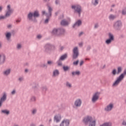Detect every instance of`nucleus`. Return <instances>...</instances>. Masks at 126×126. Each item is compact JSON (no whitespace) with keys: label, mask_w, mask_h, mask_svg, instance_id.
<instances>
[{"label":"nucleus","mask_w":126,"mask_h":126,"mask_svg":"<svg viewBox=\"0 0 126 126\" xmlns=\"http://www.w3.org/2000/svg\"><path fill=\"white\" fill-rule=\"evenodd\" d=\"M59 29V36H61V35H63L64 33H65V30L63 28H58Z\"/></svg>","instance_id":"obj_24"},{"label":"nucleus","mask_w":126,"mask_h":126,"mask_svg":"<svg viewBox=\"0 0 126 126\" xmlns=\"http://www.w3.org/2000/svg\"><path fill=\"white\" fill-rule=\"evenodd\" d=\"M38 126H44V125H43V124H40V125H39Z\"/></svg>","instance_id":"obj_62"},{"label":"nucleus","mask_w":126,"mask_h":126,"mask_svg":"<svg viewBox=\"0 0 126 126\" xmlns=\"http://www.w3.org/2000/svg\"><path fill=\"white\" fill-rule=\"evenodd\" d=\"M82 106V99L81 98H77L74 101L73 108L74 109H78Z\"/></svg>","instance_id":"obj_10"},{"label":"nucleus","mask_w":126,"mask_h":126,"mask_svg":"<svg viewBox=\"0 0 126 126\" xmlns=\"http://www.w3.org/2000/svg\"><path fill=\"white\" fill-rule=\"evenodd\" d=\"M122 125L123 126H126V120H124L122 123Z\"/></svg>","instance_id":"obj_48"},{"label":"nucleus","mask_w":126,"mask_h":126,"mask_svg":"<svg viewBox=\"0 0 126 126\" xmlns=\"http://www.w3.org/2000/svg\"><path fill=\"white\" fill-rule=\"evenodd\" d=\"M126 75V69L124 70V72L117 78L116 80L112 84V87H117L121 83V82L124 80Z\"/></svg>","instance_id":"obj_5"},{"label":"nucleus","mask_w":126,"mask_h":126,"mask_svg":"<svg viewBox=\"0 0 126 126\" xmlns=\"http://www.w3.org/2000/svg\"><path fill=\"white\" fill-rule=\"evenodd\" d=\"M31 114L32 116H35L36 114H37V112H38V110L36 108H32L31 110Z\"/></svg>","instance_id":"obj_29"},{"label":"nucleus","mask_w":126,"mask_h":126,"mask_svg":"<svg viewBox=\"0 0 126 126\" xmlns=\"http://www.w3.org/2000/svg\"><path fill=\"white\" fill-rule=\"evenodd\" d=\"M81 24H82V22H81V20H79L75 22V23L73 25L72 27L73 28H76V27H79Z\"/></svg>","instance_id":"obj_19"},{"label":"nucleus","mask_w":126,"mask_h":126,"mask_svg":"<svg viewBox=\"0 0 126 126\" xmlns=\"http://www.w3.org/2000/svg\"><path fill=\"white\" fill-rule=\"evenodd\" d=\"M63 49H64V46H60V51H63Z\"/></svg>","instance_id":"obj_50"},{"label":"nucleus","mask_w":126,"mask_h":126,"mask_svg":"<svg viewBox=\"0 0 126 126\" xmlns=\"http://www.w3.org/2000/svg\"><path fill=\"white\" fill-rule=\"evenodd\" d=\"M69 24V23L68 21L63 20L61 22V25H62V26H67Z\"/></svg>","instance_id":"obj_25"},{"label":"nucleus","mask_w":126,"mask_h":126,"mask_svg":"<svg viewBox=\"0 0 126 126\" xmlns=\"http://www.w3.org/2000/svg\"><path fill=\"white\" fill-rule=\"evenodd\" d=\"M30 101L31 102H36V97L34 96H32Z\"/></svg>","instance_id":"obj_39"},{"label":"nucleus","mask_w":126,"mask_h":126,"mask_svg":"<svg viewBox=\"0 0 126 126\" xmlns=\"http://www.w3.org/2000/svg\"><path fill=\"white\" fill-rule=\"evenodd\" d=\"M54 122H56V123H60L62 120V117L60 115H56L54 117Z\"/></svg>","instance_id":"obj_21"},{"label":"nucleus","mask_w":126,"mask_h":126,"mask_svg":"<svg viewBox=\"0 0 126 126\" xmlns=\"http://www.w3.org/2000/svg\"><path fill=\"white\" fill-rule=\"evenodd\" d=\"M79 47H82V46H83V42H80L79 43Z\"/></svg>","instance_id":"obj_55"},{"label":"nucleus","mask_w":126,"mask_h":126,"mask_svg":"<svg viewBox=\"0 0 126 126\" xmlns=\"http://www.w3.org/2000/svg\"><path fill=\"white\" fill-rule=\"evenodd\" d=\"M40 17L39 11L36 10L33 12H29L27 14V19L29 21H31L34 23H37V19Z\"/></svg>","instance_id":"obj_3"},{"label":"nucleus","mask_w":126,"mask_h":126,"mask_svg":"<svg viewBox=\"0 0 126 126\" xmlns=\"http://www.w3.org/2000/svg\"><path fill=\"white\" fill-rule=\"evenodd\" d=\"M52 33L53 35H55V36H59V28H54L52 30Z\"/></svg>","instance_id":"obj_22"},{"label":"nucleus","mask_w":126,"mask_h":126,"mask_svg":"<svg viewBox=\"0 0 126 126\" xmlns=\"http://www.w3.org/2000/svg\"><path fill=\"white\" fill-rule=\"evenodd\" d=\"M100 94L101 93L100 92H95L93 94L92 97V102L93 104H95V103H96V101L97 100H99Z\"/></svg>","instance_id":"obj_9"},{"label":"nucleus","mask_w":126,"mask_h":126,"mask_svg":"<svg viewBox=\"0 0 126 126\" xmlns=\"http://www.w3.org/2000/svg\"><path fill=\"white\" fill-rule=\"evenodd\" d=\"M85 60H86V61H89L90 59H89V58H86Z\"/></svg>","instance_id":"obj_63"},{"label":"nucleus","mask_w":126,"mask_h":126,"mask_svg":"<svg viewBox=\"0 0 126 126\" xmlns=\"http://www.w3.org/2000/svg\"><path fill=\"white\" fill-rule=\"evenodd\" d=\"M6 61V56L5 54L2 53L0 55V64H3Z\"/></svg>","instance_id":"obj_18"},{"label":"nucleus","mask_w":126,"mask_h":126,"mask_svg":"<svg viewBox=\"0 0 126 126\" xmlns=\"http://www.w3.org/2000/svg\"><path fill=\"white\" fill-rule=\"evenodd\" d=\"M16 22H17V23H19V22H20V20H16Z\"/></svg>","instance_id":"obj_60"},{"label":"nucleus","mask_w":126,"mask_h":126,"mask_svg":"<svg viewBox=\"0 0 126 126\" xmlns=\"http://www.w3.org/2000/svg\"><path fill=\"white\" fill-rule=\"evenodd\" d=\"M61 60H59L57 62L58 66H63V62L61 61Z\"/></svg>","instance_id":"obj_40"},{"label":"nucleus","mask_w":126,"mask_h":126,"mask_svg":"<svg viewBox=\"0 0 126 126\" xmlns=\"http://www.w3.org/2000/svg\"><path fill=\"white\" fill-rule=\"evenodd\" d=\"M59 75H60V71L57 69L54 70L53 71L52 77H57Z\"/></svg>","instance_id":"obj_20"},{"label":"nucleus","mask_w":126,"mask_h":126,"mask_svg":"<svg viewBox=\"0 0 126 126\" xmlns=\"http://www.w3.org/2000/svg\"><path fill=\"white\" fill-rule=\"evenodd\" d=\"M7 29H11L12 28V24H9L7 25Z\"/></svg>","instance_id":"obj_46"},{"label":"nucleus","mask_w":126,"mask_h":126,"mask_svg":"<svg viewBox=\"0 0 126 126\" xmlns=\"http://www.w3.org/2000/svg\"><path fill=\"white\" fill-rule=\"evenodd\" d=\"M123 71V67L122 66H119L117 67V71L116 69H113L111 72V74L113 76H115L116 74H120Z\"/></svg>","instance_id":"obj_13"},{"label":"nucleus","mask_w":126,"mask_h":126,"mask_svg":"<svg viewBox=\"0 0 126 126\" xmlns=\"http://www.w3.org/2000/svg\"><path fill=\"white\" fill-rule=\"evenodd\" d=\"M122 27H123V22L121 20L116 21L113 24V29L115 31H121Z\"/></svg>","instance_id":"obj_7"},{"label":"nucleus","mask_w":126,"mask_h":126,"mask_svg":"<svg viewBox=\"0 0 126 126\" xmlns=\"http://www.w3.org/2000/svg\"><path fill=\"white\" fill-rule=\"evenodd\" d=\"M113 40H112V39H110L109 38L107 39L106 40H105V44L106 45H110L112 43V42H113Z\"/></svg>","instance_id":"obj_36"},{"label":"nucleus","mask_w":126,"mask_h":126,"mask_svg":"<svg viewBox=\"0 0 126 126\" xmlns=\"http://www.w3.org/2000/svg\"><path fill=\"white\" fill-rule=\"evenodd\" d=\"M110 11H111V12H112V11H113V9L111 8V9H110Z\"/></svg>","instance_id":"obj_64"},{"label":"nucleus","mask_w":126,"mask_h":126,"mask_svg":"<svg viewBox=\"0 0 126 126\" xmlns=\"http://www.w3.org/2000/svg\"><path fill=\"white\" fill-rule=\"evenodd\" d=\"M42 37V35H41V34H38V35H37L36 38H37V39H41Z\"/></svg>","instance_id":"obj_49"},{"label":"nucleus","mask_w":126,"mask_h":126,"mask_svg":"<svg viewBox=\"0 0 126 126\" xmlns=\"http://www.w3.org/2000/svg\"><path fill=\"white\" fill-rule=\"evenodd\" d=\"M30 126H37L34 123H31L30 125Z\"/></svg>","instance_id":"obj_57"},{"label":"nucleus","mask_w":126,"mask_h":126,"mask_svg":"<svg viewBox=\"0 0 126 126\" xmlns=\"http://www.w3.org/2000/svg\"><path fill=\"white\" fill-rule=\"evenodd\" d=\"M67 59V54H65L64 55H62L59 60L60 61H64V60H66Z\"/></svg>","instance_id":"obj_27"},{"label":"nucleus","mask_w":126,"mask_h":126,"mask_svg":"<svg viewBox=\"0 0 126 126\" xmlns=\"http://www.w3.org/2000/svg\"><path fill=\"white\" fill-rule=\"evenodd\" d=\"M47 64H48V65H52V64H54V62L52 61H47Z\"/></svg>","instance_id":"obj_45"},{"label":"nucleus","mask_w":126,"mask_h":126,"mask_svg":"<svg viewBox=\"0 0 126 126\" xmlns=\"http://www.w3.org/2000/svg\"><path fill=\"white\" fill-rule=\"evenodd\" d=\"M15 32L14 30H12L11 32H7L5 33V38L7 42H10L11 41L12 33H14Z\"/></svg>","instance_id":"obj_12"},{"label":"nucleus","mask_w":126,"mask_h":126,"mask_svg":"<svg viewBox=\"0 0 126 126\" xmlns=\"http://www.w3.org/2000/svg\"><path fill=\"white\" fill-rule=\"evenodd\" d=\"M55 3L56 4H59L60 3V1L59 0H56Z\"/></svg>","instance_id":"obj_56"},{"label":"nucleus","mask_w":126,"mask_h":126,"mask_svg":"<svg viewBox=\"0 0 126 126\" xmlns=\"http://www.w3.org/2000/svg\"><path fill=\"white\" fill-rule=\"evenodd\" d=\"M16 49L18 50H21V49H22V44L18 43L16 45Z\"/></svg>","instance_id":"obj_37"},{"label":"nucleus","mask_w":126,"mask_h":126,"mask_svg":"<svg viewBox=\"0 0 126 126\" xmlns=\"http://www.w3.org/2000/svg\"><path fill=\"white\" fill-rule=\"evenodd\" d=\"M108 39L112 40V41L115 40V36H114V34L111 32L108 33Z\"/></svg>","instance_id":"obj_30"},{"label":"nucleus","mask_w":126,"mask_h":126,"mask_svg":"<svg viewBox=\"0 0 126 126\" xmlns=\"http://www.w3.org/2000/svg\"><path fill=\"white\" fill-rule=\"evenodd\" d=\"M119 52V49L116 48L115 49V53H118Z\"/></svg>","instance_id":"obj_58"},{"label":"nucleus","mask_w":126,"mask_h":126,"mask_svg":"<svg viewBox=\"0 0 126 126\" xmlns=\"http://www.w3.org/2000/svg\"><path fill=\"white\" fill-rule=\"evenodd\" d=\"M2 114H4V115H6V116H8L9 114H10V111L9 110H1Z\"/></svg>","instance_id":"obj_31"},{"label":"nucleus","mask_w":126,"mask_h":126,"mask_svg":"<svg viewBox=\"0 0 126 126\" xmlns=\"http://www.w3.org/2000/svg\"><path fill=\"white\" fill-rule=\"evenodd\" d=\"M46 6L47 7L48 12H46V11H42V15H44L46 17V19L44 21V24H48L49 23L50 18L52 17V13L53 12V7L50 3L47 2L46 3Z\"/></svg>","instance_id":"obj_1"},{"label":"nucleus","mask_w":126,"mask_h":126,"mask_svg":"<svg viewBox=\"0 0 126 126\" xmlns=\"http://www.w3.org/2000/svg\"><path fill=\"white\" fill-rule=\"evenodd\" d=\"M28 71H29V70L28 69H25V72H26V73H27Z\"/></svg>","instance_id":"obj_59"},{"label":"nucleus","mask_w":126,"mask_h":126,"mask_svg":"<svg viewBox=\"0 0 126 126\" xmlns=\"http://www.w3.org/2000/svg\"><path fill=\"white\" fill-rule=\"evenodd\" d=\"M92 3L93 5L96 6L99 3V0H92Z\"/></svg>","instance_id":"obj_35"},{"label":"nucleus","mask_w":126,"mask_h":126,"mask_svg":"<svg viewBox=\"0 0 126 126\" xmlns=\"http://www.w3.org/2000/svg\"><path fill=\"white\" fill-rule=\"evenodd\" d=\"M84 34V32H81L79 33V37H81V36H82V35H83Z\"/></svg>","instance_id":"obj_51"},{"label":"nucleus","mask_w":126,"mask_h":126,"mask_svg":"<svg viewBox=\"0 0 126 126\" xmlns=\"http://www.w3.org/2000/svg\"><path fill=\"white\" fill-rule=\"evenodd\" d=\"M80 71L77 70L75 71H72L71 72V74L72 76H75V75H77V76H79V75L81 74Z\"/></svg>","instance_id":"obj_26"},{"label":"nucleus","mask_w":126,"mask_h":126,"mask_svg":"<svg viewBox=\"0 0 126 126\" xmlns=\"http://www.w3.org/2000/svg\"><path fill=\"white\" fill-rule=\"evenodd\" d=\"M79 56V50L78 47H75L73 49V56L72 59L73 60H76L78 56Z\"/></svg>","instance_id":"obj_11"},{"label":"nucleus","mask_w":126,"mask_h":126,"mask_svg":"<svg viewBox=\"0 0 126 126\" xmlns=\"http://www.w3.org/2000/svg\"><path fill=\"white\" fill-rule=\"evenodd\" d=\"M65 86L68 89L72 88V84H71V83L68 81L66 82Z\"/></svg>","instance_id":"obj_28"},{"label":"nucleus","mask_w":126,"mask_h":126,"mask_svg":"<svg viewBox=\"0 0 126 126\" xmlns=\"http://www.w3.org/2000/svg\"><path fill=\"white\" fill-rule=\"evenodd\" d=\"M100 126H112V123L111 122H106L102 125H100Z\"/></svg>","instance_id":"obj_32"},{"label":"nucleus","mask_w":126,"mask_h":126,"mask_svg":"<svg viewBox=\"0 0 126 126\" xmlns=\"http://www.w3.org/2000/svg\"><path fill=\"white\" fill-rule=\"evenodd\" d=\"M98 27H99V25L98 24H95L94 25V29H97V28H98Z\"/></svg>","instance_id":"obj_53"},{"label":"nucleus","mask_w":126,"mask_h":126,"mask_svg":"<svg viewBox=\"0 0 126 126\" xmlns=\"http://www.w3.org/2000/svg\"><path fill=\"white\" fill-rule=\"evenodd\" d=\"M113 108H114V104L110 103L104 108V110L106 112H110L112 111Z\"/></svg>","instance_id":"obj_17"},{"label":"nucleus","mask_w":126,"mask_h":126,"mask_svg":"<svg viewBox=\"0 0 126 126\" xmlns=\"http://www.w3.org/2000/svg\"><path fill=\"white\" fill-rule=\"evenodd\" d=\"M14 10L12 8V7L10 4H8L6 6V10L5 11V15H2L0 16V19H6L8 17H10L11 14L13 13Z\"/></svg>","instance_id":"obj_4"},{"label":"nucleus","mask_w":126,"mask_h":126,"mask_svg":"<svg viewBox=\"0 0 126 126\" xmlns=\"http://www.w3.org/2000/svg\"><path fill=\"white\" fill-rule=\"evenodd\" d=\"M6 99H7V94L6 92H4L2 93L0 98V106H1L2 103L6 101Z\"/></svg>","instance_id":"obj_15"},{"label":"nucleus","mask_w":126,"mask_h":126,"mask_svg":"<svg viewBox=\"0 0 126 126\" xmlns=\"http://www.w3.org/2000/svg\"><path fill=\"white\" fill-rule=\"evenodd\" d=\"M71 8L74 10L75 13L77 14L79 16L81 15L82 12V8L79 5H73L71 6Z\"/></svg>","instance_id":"obj_8"},{"label":"nucleus","mask_w":126,"mask_h":126,"mask_svg":"<svg viewBox=\"0 0 126 126\" xmlns=\"http://www.w3.org/2000/svg\"><path fill=\"white\" fill-rule=\"evenodd\" d=\"M101 69H104L106 68V65H105V64H104L103 65H102L101 66Z\"/></svg>","instance_id":"obj_52"},{"label":"nucleus","mask_w":126,"mask_h":126,"mask_svg":"<svg viewBox=\"0 0 126 126\" xmlns=\"http://www.w3.org/2000/svg\"><path fill=\"white\" fill-rule=\"evenodd\" d=\"M70 121L68 119L63 120L60 124L59 126H69Z\"/></svg>","instance_id":"obj_14"},{"label":"nucleus","mask_w":126,"mask_h":126,"mask_svg":"<svg viewBox=\"0 0 126 126\" xmlns=\"http://www.w3.org/2000/svg\"><path fill=\"white\" fill-rule=\"evenodd\" d=\"M18 80L19 82H22V81H23V80H24V78L23 77H19Z\"/></svg>","instance_id":"obj_42"},{"label":"nucleus","mask_w":126,"mask_h":126,"mask_svg":"<svg viewBox=\"0 0 126 126\" xmlns=\"http://www.w3.org/2000/svg\"><path fill=\"white\" fill-rule=\"evenodd\" d=\"M83 124L87 126H96L97 125V120L94 117L88 115L83 119Z\"/></svg>","instance_id":"obj_2"},{"label":"nucleus","mask_w":126,"mask_h":126,"mask_svg":"<svg viewBox=\"0 0 126 126\" xmlns=\"http://www.w3.org/2000/svg\"><path fill=\"white\" fill-rule=\"evenodd\" d=\"M43 48L44 53H46V54H51V52L56 50V46L52 44L51 43H47L44 45Z\"/></svg>","instance_id":"obj_6"},{"label":"nucleus","mask_w":126,"mask_h":126,"mask_svg":"<svg viewBox=\"0 0 126 126\" xmlns=\"http://www.w3.org/2000/svg\"><path fill=\"white\" fill-rule=\"evenodd\" d=\"M79 63V60H77L76 61H75L73 63V65H78V63Z\"/></svg>","instance_id":"obj_44"},{"label":"nucleus","mask_w":126,"mask_h":126,"mask_svg":"<svg viewBox=\"0 0 126 126\" xmlns=\"http://www.w3.org/2000/svg\"><path fill=\"white\" fill-rule=\"evenodd\" d=\"M122 15H126V8L122 10Z\"/></svg>","instance_id":"obj_41"},{"label":"nucleus","mask_w":126,"mask_h":126,"mask_svg":"<svg viewBox=\"0 0 126 126\" xmlns=\"http://www.w3.org/2000/svg\"><path fill=\"white\" fill-rule=\"evenodd\" d=\"M43 1H45V2H47V1H50L51 0H43Z\"/></svg>","instance_id":"obj_61"},{"label":"nucleus","mask_w":126,"mask_h":126,"mask_svg":"<svg viewBox=\"0 0 126 126\" xmlns=\"http://www.w3.org/2000/svg\"><path fill=\"white\" fill-rule=\"evenodd\" d=\"M31 86L33 88V89H36V88H38V84L35 82L32 83L31 84Z\"/></svg>","instance_id":"obj_33"},{"label":"nucleus","mask_w":126,"mask_h":126,"mask_svg":"<svg viewBox=\"0 0 126 126\" xmlns=\"http://www.w3.org/2000/svg\"><path fill=\"white\" fill-rule=\"evenodd\" d=\"M15 94H16V89H13L11 91L10 94L12 95H15Z\"/></svg>","instance_id":"obj_38"},{"label":"nucleus","mask_w":126,"mask_h":126,"mask_svg":"<svg viewBox=\"0 0 126 126\" xmlns=\"http://www.w3.org/2000/svg\"><path fill=\"white\" fill-rule=\"evenodd\" d=\"M41 67H43L44 68H48V65H47V64L44 63V64H42L41 65Z\"/></svg>","instance_id":"obj_47"},{"label":"nucleus","mask_w":126,"mask_h":126,"mask_svg":"<svg viewBox=\"0 0 126 126\" xmlns=\"http://www.w3.org/2000/svg\"><path fill=\"white\" fill-rule=\"evenodd\" d=\"M11 73V68H7L2 72V74L4 76L7 77Z\"/></svg>","instance_id":"obj_16"},{"label":"nucleus","mask_w":126,"mask_h":126,"mask_svg":"<svg viewBox=\"0 0 126 126\" xmlns=\"http://www.w3.org/2000/svg\"><path fill=\"white\" fill-rule=\"evenodd\" d=\"M83 63H84V62H83V61H81L80 62V66H82V65L83 64Z\"/></svg>","instance_id":"obj_54"},{"label":"nucleus","mask_w":126,"mask_h":126,"mask_svg":"<svg viewBox=\"0 0 126 126\" xmlns=\"http://www.w3.org/2000/svg\"><path fill=\"white\" fill-rule=\"evenodd\" d=\"M42 90L44 92L48 91V88L47 87V86H43L42 87Z\"/></svg>","instance_id":"obj_43"},{"label":"nucleus","mask_w":126,"mask_h":126,"mask_svg":"<svg viewBox=\"0 0 126 126\" xmlns=\"http://www.w3.org/2000/svg\"><path fill=\"white\" fill-rule=\"evenodd\" d=\"M63 69L64 71H68L70 69V67L68 66H63Z\"/></svg>","instance_id":"obj_34"},{"label":"nucleus","mask_w":126,"mask_h":126,"mask_svg":"<svg viewBox=\"0 0 126 126\" xmlns=\"http://www.w3.org/2000/svg\"><path fill=\"white\" fill-rule=\"evenodd\" d=\"M117 18V15H114L113 14H111L108 16V19L110 20V21H113V20H115Z\"/></svg>","instance_id":"obj_23"}]
</instances>
